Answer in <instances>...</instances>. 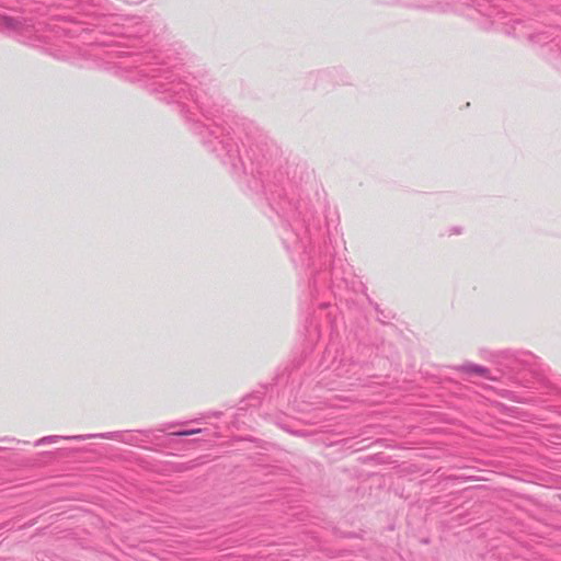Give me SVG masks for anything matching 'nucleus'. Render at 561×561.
I'll use <instances>...</instances> for the list:
<instances>
[{"label": "nucleus", "instance_id": "1", "mask_svg": "<svg viewBox=\"0 0 561 561\" xmlns=\"http://www.w3.org/2000/svg\"><path fill=\"white\" fill-rule=\"evenodd\" d=\"M93 435H90V434H75V435L62 436V438H66V439H69V438H72V439H85V438H90Z\"/></svg>", "mask_w": 561, "mask_h": 561}, {"label": "nucleus", "instance_id": "2", "mask_svg": "<svg viewBox=\"0 0 561 561\" xmlns=\"http://www.w3.org/2000/svg\"><path fill=\"white\" fill-rule=\"evenodd\" d=\"M470 370L476 374H482L484 371V369L481 367H472Z\"/></svg>", "mask_w": 561, "mask_h": 561}, {"label": "nucleus", "instance_id": "3", "mask_svg": "<svg viewBox=\"0 0 561 561\" xmlns=\"http://www.w3.org/2000/svg\"><path fill=\"white\" fill-rule=\"evenodd\" d=\"M198 430H193V431H186V432H182V433H178L179 435H191V434H195L197 433Z\"/></svg>", "mask_w": 561, "mask_h": 561}]
</instances>
